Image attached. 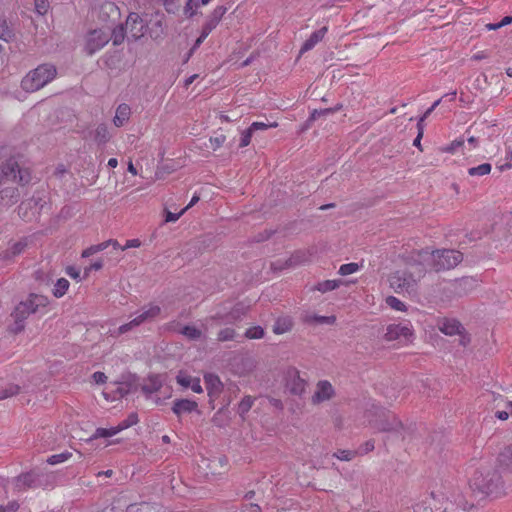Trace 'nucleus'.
<instances>
[{"label": "nucleus", "mask_w": 512, "mask_h": 512, "mask_svg": "<svg viewBox=\"0 0 512 512\" xmlns=\"http://www.w3.org/2000/svg\"><path fill=\"white\" fill-rule=\"evenodd\" d=\"M453 504L458 507V512H469L474 508V504L469 503L463 497H458Z\"/></svg>", "instance_id": "41"}, {"label": "nucleus", "mask_w": 512, "mask_h": 512, "mask_svg": "<svg viewBox=\"0 0 512 512\" xmlns=\"http://www.w3.org/2000/svg\"><path fill=\"white\" fill-rule=\"evenodd\" d=\"M239 512H261V507L255 503L243 504Z\"/></svg>", "instance_id": "54"}, {"label": "nucleus", "mask_w": 512, "mask_h": 512, "mask_svg": "<svg viewBox=\"0 0 512 512\" xmlns=\"http://www.w3.org/2000/svg\"><path fill=\"white\" fill-rule=\"evenodd\" d=\"M36 12L40 15H45L48 11L49 4L47 0H34Z\"/></svg>", "instance_id": "50"}, {"label": "nucleus", "mask_w": 512, "mask_h": 512, "mask_svg": "<svg viewBox=\"0 0 512 512\" xmlns=\"http://www.w3.org/2000/svg\"><path fill=\"white\" fill-rule=\"evenodd\" d=\"M237 334L231 328H225L218 333L219 341H230L236 339Z\"/></svg>", "instance_id": "44"}, {"label": "nucleus", "mask_w": 512, "mask_h": 512, "mask_svg": "<svg viewBox=\"0 0 512 512\" xmlns=\"http://www.w3.org/2000/svg\"><path fill=\"white\" fill-rule=\"evenodd\" d=\"M186 212V209H182L179 213H172L168 211L165 216L166 222H175L177 221L184 213Z\"/></svg>", "instance_id": "57"}, {"label": "nucleus", "mask_w": 512, "mask_h": 512, "mask_svg": "<svg viewBox=\"0 0 512 512\" xmlns=\"http://www.w3.org/2000/svg\"><path fill=\"white\" fill-rule=\"evenodd\" d=\"M507 162L499 166L500 171L510 169L512 167V151L507 156Z\"/></svg>", "instance_id": "64"}, {"label": "nucleus", "mask_w": 512, "mask_h": 512, "mask_svg": "<svg viewBox=\"0 0 512 512\" xmlns=\"http://www.w3.org/2000/svg\"><path fill=\"white\" fill-rule=\"evenodd\" d=\"M462 147H465V140L464 139H455L449 145L442 147L441 151L444 153L455 154Z\"/></svg>", "instance_id": "29"}, {"label": "nucleus", "mask_w": 512, "mask_h": 512, "mask_svg": "<svg viewBox=\"0 0 512 512\" xmlns=\"http://www.w3.org/2000/svg\"><path fill=\"white\" fill-rule=\"evenodd\" d=\"M162 387V381L160 376L151 375L148 377L147 383L142 386V391L146 395H151L157 391H159Z\"/></svg>", "instance_id": "18"}, {"label": "nucleus", "mask_w": 512, "mask_h": 512, "mask_svg": "<svg viewBox=\"0 0 512 512\" xmlns=\"http://www.w3.org/2000/svg\"><path fill=\"white\" fill-rule=\"evenodd\" d=\"M109 137L107 127L105 125H99L96 129V138L100 142H105Z\"/></svg>", "instance_id": "49"}, {"label": "nucleus", "mask_w": 512, "mask_h": 512, "mask_svg": "<svg viewBox=\"0 0 512 512\" xmlns=\"http://www.w3.org/2000/svg\"><path fill=\"white\" fill-rule=\"evenodd\" d=\"M412 336V331L408 326H401L400 324H391L387 327L385 338L388 341L401 340L408 341Z\"/></svg>", "instance_id": "11"}, {"label": "nucleus", "mask_w": 512, "mask_h": 512, "mask_svg": "<svg viewBox=\"0 0 512 512\" xmlns=\"http://www.w3.org/2000/svg\"><path fill=\"white\" fill-rule=\"evenodd\" d=\"M420 266L435 271L449 270L456 267L462 260L463 255L460 251L452 249L433 250L428 249L417 252Z\"/></svg>", "instance_id": "2"}, {"label": "nucleus", "mask_w": 512, "mask_h": 512, "mask_svg": "<svg viewBox=\"0 0 512 512\" xmlns=\"http://www.w3.org/2000/svg\"><path fill=\"white\" fill-rule=\"evenodd\" d=\"M177 382L185 388H191V390L195 393H202V391H203L199 378H194L189 375L179 374L177 376Z\"/></svg>", "instance_id": "16"}, {"label": "nucleus", "mask_w": 512, "mask_h": 512, "mask_svg": "<svg viewBox=\"0 0 512 512\" xmlns=\"http://www.w3.org/2000/svg\"><path fill=\"white\" fill-rule=\"evenodd\" d=\"M292 329V322H275L273 332L275 334H283Z\"/></svg>", "instance_id": "45"}, {"label": "nucleus", "mask_w": 512, "mask_h": 512, "mask_svg": "<svg viewBox=\"0 0 512 512\" xmlns=\"http://www.w3.org/2000/svg\"><path fill=\"white\" fill-rule=\"evenodd\" d=\"M327 27H322L321 29L314 31L310 37L303 43L300 52L305 53L315 47L317 43H319L327 33Z\"/></svg>", "instance_id": "15"}, {"label": "nucleus", "mask_w": 512, "mask_h": 512, "mask_svg": "<svg viewBox=\"0 0 512 512\" xmlns=\"http://www.w3.org/2000/svg\"><path fill=\"white\" fill-rule=\"evenodd\" d=\"M72 456L71 452L65 451L60 454H54L47 459V463L50 465H56L67 461Z\"/></svg>", "instance_id": "35"}, {"label": "nucleus", "mask_w": 512, "mask_h": 512, "mask_svg": "<svg viewBox=\"0 0 512 512\" xmlns=\"http://www.w3.org/2000/svg\"><path fill=\"white\" fill-rule=\"evenodd\" d=\"M199 4L195 2L194 0H186L185 6H184V15L187 18H192L194 15H196L197 7Z\"/></svg>", "instance_id": "42"}, {"label": "nucleus", "mask_w": 512, "mask_h": 512, "mask_svg": "<svg viewBox=\"0 0 512 512\" xmlns=\"http://www.w3.org/2000/svg\"><path fill=\"white\" fill-rule=\"evenodd\" d=\"M138 421H139L138 415L136 413H131V414L128 415V417L126 419H124L123 421H121L118 424V427L122 431L124 429H127V428L137 424Z\"/></svg>", "instance_id": "40"}, {"label": "nucleus", "mask_w": 512, "mask_h": 512, "mask_svg": "<svg viewBox=\"0 0 512 512\" xmlns=\"http://www.w3.org/2000/svg\"><path fill=\"white\" fill-rule=\"evenodd\" d=\"M341 284V280H324L317 284L316 289L322 293H325L337 289Z\"/></svg>", "instance_id": "25"}, {"label": "nucleus", "mask_w": 512, "mask_h": 512, "mask_svg": "<svg viewBox=\"0 0 512 512\" xmlns=\"http://www.w3.org/2000/svg\"><path fill=\"white\" fill-rule=\"evenodd\" d=\"M35 482V476L32 473L22 474L17 477L16 485L18 488H29L32 487Z\"/></svg>", "instance_id": "27"}, {"label": "nucleus", "mask_w": 512, "mask_h": 512, "mask_svg": "<svg viewBox=\"0 0 512 512\" xmlns=\"http://www.w3.org/2000/svg\"><path fill=\"white\" fill-rule=\"evenodd\" d=\"M386 304L395 311H406V305L394 296H388L386 298Z\"/></svg>", "instance_id": "36"}, {"label": "nucleus", "mask_w": 512, "mask_h": 512, "mask_svg": "<svg viewBox=\"0 0 512 512\" xmlns=\"http://www.w3.org/2000/svg\"><path fill=\"white\" fill-rule=\"evenodd\" d=\"M373 426L380 432H390L401 435L403 430L402 422L391 412L381 410L379 419H376Z\"/></svg>", "instance_id": "7"}, {"label": "nucleus", "mask_w": 512, "mask_h": 512, "mask_svg": "<svg viewBox=\"0 0 512 512\" xmlns=\"http://www.w3.org/2000/svg\"><path fill=\"white\" fill-rule=\"evenodd\" d=\"M375 448L374 446V440H368L363 445L359 447V450L357 451L359 454H367L371 451H373Z\"/></svg>", "instance_id": "52"}, {"label": "nucleus", "mask_w": 512, "mask_h": 512, "mask_svg": "<svg viewBox=\"0 0 512 512\" xmlns=\"http://www.w3.org/2000/svg\"><path fill=\"white\" fill-rule=\"evenodd\" d=\"M141 246V241L139 239H129L126 241L125 245L121 247V250H127L129 248H138Z\"/></svg>", "instance_id": "58"}, {"label": "nucleus", "mask_w": 512, "mask_h": 512, "mask_svg": "<svg viewBox=\"0 0 512 512\" xmlns=\"http://www.w3.org/2000/svg\"><path fill=\"white\" fill-rule=\"evenodd\" d=\"M96 253H98V252L96 251V246H95V245H92V246H90V247H88V248L84 249V250L82 251L81 256H82L83 258H88V257H90V256H92V255H94V254H96Z\"/></svg>", "instance_id": "63"}, {"label": "nucleus", "mask_w": 512, "mask_h": 512, "mask_svg": "<svg viewBox=\"0 0 512 512\" xmlns=\"http://www.w3.org/2000/svg\"><path fill=\"white\" fill-rule=\"evenodd\" d=\"M111 39V26L105 25L90 31L85 39V50L89 55L102 49Z\"/></svg>", "instance_id": "6"}, {"label": "nucleus", "mask_w": 512, "mask_h": 512, "mask_svg": "<svg viewBox=\"0 0 512 512\" xmlns=\"http://www.w3.org/2000/svg\"><path fill=\"white\" fill-rule=\"evenodd\" d=\"M440 99H438L437 101H435L432 106L430 108H428L424 115L419 119L418 121V124L417 126L418 127H422V123L424 122V120L435 110V108L440 104Z\"/></svg>", "instance_id": "53"}, {"label": "nucleus", "mask_w": 512, "mask_h": 512, "mask_svg": "<svg viewBox=\"0 0 512 512\" xmlns=\"http://www.w3.org/2000/svg\"><path fill=\"white\" fill-rule=\"evenodd\" d=\"M470 487L484 495L500 496L512 491V480L496 464L476 470Z\"/></svg>", "instance_id": "1"}, {"label": "nucleus", "mask_w": 512, "mask_h": 512, "mask_svg": "<svg viewBox=\"0 0 512 512\" xmlns=\"http://www.w3.org/2000/svg\"><path fill=\"white\" fill-rule=\"evenodd\" d=\"M65 272L68 276H70L71 278L75 279L76 281H81V277H80V270L77 269L76 267L74 266H68L66 269H65Z\"/></svg>", "instance_id": "55"}, {"label": "nucleus", "mask_w": 512, "mask_h": 512, "mask_svg": "<svg viewBox=\"0 0 512 512\" xmlns=\"http://www.w3.org/2000/svg\"><path fill=\"white\" fill-rule=\"evenodd\" d=\"M218 21H211L203 26L202 28V39H206L208 35L212 32V30L217 26Z\"/></svg>", "instance_id": "51"}, {"label": "nucleus", "mask_w": 512, "mask_h": 512, "mask_svg": "<svg viewBox=\"0 0 512 512\" xmlns=\"http://www.w3.org/2000/svg\"><path fill=\"white\" fill-rule=\"evenodd\" d=\"M418 257L414 259L415 264L411 265V269L415 270V273L412 271H396L392 273L389 276V284L390 287L396 292V293H411L415 290L417 281L422 277L423 273L425 272V269L423 266L419 265V262L417 261Z\"/></svg>", "instance_id": "3"}, {"label": "nucleus", "mask_w": 512, "mask_h": 512, "mask_svg": "<svg viewBox=\"0 0 512 512\" xmlns=\"http://www.w3.org/2000/svg\"><path fill=\"white\" fill-rule=\"evenodd\" d=\"M264 336V330L260 326L249 328L245 332V337L249 339H260Z\"/></svg>", "instance_id": "43"}, {"label": "nucleus", "mask_w": 512, "mask_h": 512, "mask_svg": "<svg viewBox=\"0 0 512 512\" xmlns=\"http://www.w3.org/2000/svg\"><path fill=\"white\" fill-rule=\"evenodd\" d=\"M38 202L34 199L22 202L18 207V214L23 219H30L39 213Z\"/></svg>", "instance_id": "13"}, {"label": "nucleus", "mask_w": 512, "mask_h": 512, "mask_svg": "<svg viewBox=\"0 0 512 512\" xmlns=\"http://www.w3.org/2000/svg\"><path fill=\"white\" fill-rule=\"evenodd\" d=\"M278 126V123L277 122H273V123H270V124H266L264 122H253L251 125H250V129L254 132L256 130H266L268 128H276Z\"/></svg>", "instance_id": "46"}, {"label": "nucleus", "mask_w": 512, "mask_h": 512, "mask_svg": "<svg viewBox=\"0 0 512 512\" xmlns=\"http://www.w3.org/2000/svg\"><path fill=\"white\" fill-rule=\"evenodd\" d=\"M252 135H253V131L250 128L243 131L242 135H241L239 146L241 148L248 146L251 143Z\"/></svg>", "instance_id": "47"}, {"label": "nucleus", "mask_w": 512, "mask_h": 512, "mask_svg": "<svg viewBox=\"0 0 512 512\" xmlns=\"http://www.w3.org/2000/svg\"><path fill=\"white\" fill-rule=\"evenodd\" d=\"M12 36V30L9 28L6 20L0 19V39L8 42Z\"/></svg>", "instance_id": "39"}, {"label": "nucleus", "mask_w": 512, "mask_h": 512, "mask_svg": "<svg viewBox=\"0 0 512 512\" xmlns=\"http://www.w3.org/2000/svg\"><path fill=\"white\" fill-rule=\"evenodd\" d=\"M255 398L245 396L238 405V413L240 415L246 414L253 406Z\"/></svg>", "instance_id": "34"}, {"label": "nucleus", "mask_w": 512, "mask_h": 512, "mask_svg": "<svg viewBox=\"0 0 512 512\" xmlns=\"http://www.w3.org/2000/svg\"><path fill=\"white\" fill-rule=\"evenodd\" d=\"M19 504L16 501H11L7 505H0V512H16Z\"/></svg>", "instance_id": "56"}, {"label": "nucleus", "mask_w": 512, "mask_h": 512, "mask_svg": "<svg viewBox=\"0 0 512 512\" xmlns=\"http://www.w3.org/2000/svg\"><path fill=\"white\" fill-rule=\"evenodd\" d=\"M127 512H159L156 505L150 503L132 504L127 508Z\"/></svg>", "instance_id": "26"}, {"label": "nucleus", "mask_w": 512, "mask_h": 512, "mask_svg": "<svg viewBox=\"0 0 512 512\" xmlns=\"http://www.w3.org/2000/svg\"><path fill=\"white\" fill-rule=\"evenodd\" d=\"M126 29L135 39H138L145 34V25L143 24L142 19H140V17L134 13L128 16L126 21Z\"/></svg>", "instance_id": "12"}, {"label": "nucleus", "mask_w": 512, "mask_h": 512, "mask_svg": "<svg viewBox=\"0 0 512 512\" xmlns=\"http://www.w3.org/2000/svg\"><path fill=\"white\" fill-rule=\"evenodd\" d=\"M178 331L189 340H199L202 337V330L195 326L185 325Z\"/></svg>", "instance_id": "22"}, {"label": "nucleus", "mask_w": 512, "mask_h": 512, "mask_svg": "<svg viewBox=\"0 0 512 512\" xmlns=\"http://www.w3.org/2000/svg\"><path fill=\"white\" fill-rule=\"evenodd\" d=\"M24 330V325L22 322H13L8 327V331L12 334H18Z\"/></svg>", "instance_id": "59"}, {"label": "nucleus", "mask_w": 512, "mask_h": 512, "mask_svg": "<svg viewBox=\"0 0 512 512\" xmlns=\"http://www.w3.org/2000/svg\"><path fill=\"white\" fill-rule=\"evenodd\" d=\"M20 391V387L16 384H8L5 388L0 389V400L6 399L8 397H12L18 394Z\"/></svg>", "instance_id": "32"}, {"label": "nucleus", "mask_w": 512, "mask_h": 512, "mask_svg": "<svg viewBox=\"0 0 512 512\" xmlns=\"http://www.w3.org/2000/svg\"><path fill=\"white\" fill-rule=\"evenodd\" d=\"M439 330L446 335H461L464 328L461 325V322H442L441 325L438 326Z\"/></svg>", "instance_id": "20"}, {"label": "nucleus", "mask_w": 512, "mask_h": 512, "mask_svg": "<svg viewBox=\"0 0 512 512\" xmlns=\"http://www.w3.org/2000/svg\"><path fill=\"white\" fill-rule=\"evenodd\" d=\"M307 382L299 375V371L291 369L287 373L286 388L292 395L302 396L306 391Z\"/></svg>", "instance_id": "8"}, {"label": "nucleus", "mask_w": 512, "mask_h": 512, "mask_svg": "<svg viewBox=\"0 0 512 512\" xmlns=\"http://www.w3.org/2000/svg\"><path fill=\"white\" fill-rule=\"evenodd\" d=\"M357 454V451L340 449L337 452H335L333 456L341 461H351L352 459L355 458Z\"/></svg>", "instance_id": "38"}, {"label": "nucleus", "mask_w": 512, "mask_h": 512, "mask_svg": "<svg viewBox=\"0 0 512 512\" xmlns=\"http://www.w3.org/2000/svg\"><path fill=\"white\" fill-rule=\"evenodd\" d=\"M114 45H119L124 40V28L122 26H118L115 28L111 27V39Z\"/></svg>", "instance_id": "37"}, {"label": "nucleus", "mask_w": 512, "mask_h": 512, "mask_svg": "<svg viewBox=\"0 0 512 512\" xmlns=\"http://www.w3.org/2000/svg\"><path fill=\"white\" fill-rule=\"evenodd\" d=\"M27 245L28 243L26 239L16 241L9 247V254L12 256L19 255L26 249Z\"/></svg>", "instance_id": "33"}, {"label": "nucleus", "mask_w": 512, "mask_h": 512, "mask_svg": "<svg viewBox=\"0 0 512 512\" xmlns=\"http://www.w3.org/2000/svg\"><path fill=\"white\" fill-rule=\"evenodd\" d=\"M335 395L332 384L327 380H321L316 385V390L311 398L313 404H320L332 399Z\"/></svg>", "instance_id": "9"}, {"label": "nucleus", "mask_w": 512, "mask_h": 512, "mask_svg": "<svg viewBox=\"0 0 512 512\" xmlns=\"http://www.w3.org/2000/svg\"><path fill=\"white\" fill-rule=\"evenodd\" d=\"M131 109L127 104H120L113 119V123L116 127H122L130 118Z\"/></svg>", "instance_id": "17"}, {"label": "nucleus", "mask_w": 512, "mask_h": 512, "mask_svg": "<svg viewBox=\"0 0 512 512\" xmlns=\"http://www.w3.org/2000/svg\"><path fill=\"white\" fill-rule=\"evenodd\" d=\"M414 512H433L432 508L421 502L414 506Z\"/></svg>", "instance_id": "61"}, {"label": "nucleus", "mask_w": 512, "mask_h": 512, "mask_svg": "<svg viewBox=\"0 0 512 512\" xmlns=\"http://www.w3.org/2000/svg\"><path fill=\"white\" fill-rule=\"evenodd\" d=\"M496 464L512 480V443L502 449L497 457Z\"/></svg>", "instance_id": "10"}, {"label": "nucleus", "mask_w": 512, "mask_h": 512, "mask_svg": "<svg viewBox=\"0 0 512 512\" xmlns=\"http://www.w3.org/2000/svg\"><path fill=\"white\" fill-rule=\"evenodd\" d=\"M492 170V166L489 163H483L476 167H471L468 169V175L471 177H480L490 174Z\"/></svg>", "instance_id": "23"}, {"label": "nucleus", "mask_w": 512, "mask_h": 512, "mask_svg": "<svg viewBox=\"0 0 512 512\" xmlns=\"http://www.w3.org/2000/svg\"><path fill=\"white\" fill-rule=\"evenodd\" d=\"M204 381L209 394L212 392H220L222 384L218 376L214 374H206L204 376Z\"/></svg>", "instance_id": "21"}, {"label": "nucleus", "mask_w": 512, "mask_h": 512, "mask_svg": "<svg viewBox=\"0 0 512 512\" xmlns=\"http://www.w3.org/2000/svg\"><path fill=\"white\" fill-rule=\"evenodd\" d=\"M56 73V68L53 65H39L22 79L21 86L27 92H35L52 81Z\"/></svg>", "instance_id": "5"}, {"label": "nucleus", "mask_w": 512, "mask_h": 512, "mask_svg": "<svg viewBox=\"0 0 512 512\" xmlns=\"http://www.w3.org/2000/svg\"><path fill=\"white\" fill-rule=\"evenodd\" d=\"M141 322H127L114 330L109 329L108 333L113 337H118L121 334H125L131 331L134 327H137Z\"/></svg>", "instance_id": "28"}, {"label": "nucleus", "mask_w": 512, "mask_h": 512, "mask_svg": "<svg viewBox=\"0 0 512 512\" xmlns=\"http://www.w3.org/2000/svg\"><path fill=\"white\" fill-rule=\"evenodd\" d=\"M361 265L358 263H347L340 266L338 273L342 276H347L353 273H356L360 270Z\"/></svg>", "instance_id": "31"}, {"label": "nucleus", "mask_w": 512, "mask_h": 512, "mask_svg": "<svg viewBox=\"0 0 512 512\" xmlns=\"http://www.w3.org/2000/svg\"><path fill=\"white\" fill-rule=\"evenodd\" d=\"M198 407L197 403L188 399H178L173 403L172 411L177 415L181 416L183 413H191Z\"/></svg>", "instance_id": "14"}, {"label": "nucleus", "mask_w": 512, "mask_h": 512, "mask_svg": "<svg viewBox=\"0 0 512 512\" xmlns=\"http://www.w3.org/2000/svg\"><path fill=\"white\" fill-rule=\"evenodd\" d=\"M103 267V261L97 260L94 263H92L88 268L85 269V274L87 275L91 270H100Z\"/></svg>", "instance_id": "62"}, {"label": "nucleus", "mask_w": 512, "mask_h": 512, "mask_svg": "<svg viewBox=\"0 0 512 512\" xmlns=\"http://www.w3.org/2000/svg\"><path fill=\"white\" fill-rule=\"evenodd\" d=\"M161 315V308L156 303H149L143 308V312L134 320H149Z\"/></svg>", "instance_id": "19"}, {"label": "nucleus", "mask_w": 512, "mask_h": 512, "mask_svg": "<svg viewBox=\"0 0 512 512\" xmlns=\"http://www.w3.org/2000/svg\"><path fill=\"white\" fill-rule=\"evenodd\" d=\"M69 281L65 278H60L54 284V288L52 290L53 295L57 298H60L66 294L69 289Z\"/></svg>", "instance_id": "24"}, {"label": "nucleus", "mask_w": 512, "mask_h": 512, "mask_svg": "<svg viewBox=\"0 0 512 512\" xmlns=\"http://www.w3.org/2000/svg\"><path fill=\"white\" fill-rule=\"evenodd\" d=\"M92 378L95 381V383H97V384H104L107 380V376L103 372H100V371L95 372L92 375Z\"/></svg>", "instance_id": "60"}, {"label": "nucleus", "mask_w": 512, "mask_h": 512, "mask_svg": "<svg viewBox=\"0 0 512 512\" xmlns=\"http://www.w3.org/2000/svg\"><path fill=\"white\" fill-rule=\"evenodd\" d=\"M121 430L120 428L117 426L115 427H111L109 429H106V428H97L93 437L94 438H106V437H111V436H114L116 435L117 433H119Z\"/></svg>", "instance_id": "30"}, {"label": "nucleus", "mask_w": 512, "mask_h": 512, "mask_svg": "<svg viewBox=\"0 0 512 512\" xmlns=\"http://www.w3.org/2000/svg\"><path fill=\"white\" fill-rule=\"evenodd\" d=\"M211 147L216 150L220 148L226 141V136L224 134H220L210 138Z\"/></svg>", "instance_id": "48"}, {"label": "nucleus", "mask_w": 512, "mask_h": 512, "mask_svg": "<svg viewBox=\"0 0 512 512\" xmlns=\"http://www.w3.org/2000/svg\"><path fill=\"white\" fill-rule=\"evenodd\" d=\"M48 310V300L42 295H30L14 309V320H25L31 316L42 317Z\"/></svg>", "instance_id": "4"}]
</instances>
